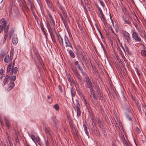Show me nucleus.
Instances as JSON below:
<instances>
[{
    "mask_svg": "<svg viewBox=\"0 0 146 146\" xmlns=\"http://www.w3.org/2000/svg\"><path fill=\"white\" fill-rule=\"evenodd\" d=\"M122 33L124 39L127 41L129 44H130L132 43V40L129 34L124 30L122 31Z\"/></svg>",
    "mask_w": 146,
    "mask_h": 146,
    "instance_id": "f257e3e1",
    "label": "nucleus"
},
{
    "mask_svg": "<svg viewBox=\"0 0 146 146\" xmlns=\"http://www.w3.org/2000/svg\"><path fill=\"white\" fill-rule=\"evenodd\" d=\"M85 79V81L86 82V86L87 87L91 89L92 88V83L91 81H90V78L86 74L84 76Z\"/></svg>",
    "mask_w": 146,
    "mask_h": 146,
    "instance_id": "f03ea898",
    "label": "nucleus"
},
{
    "mask_svg": "<svg viewBox=\"0 0 146 146\" xmlns=\"http://www.w3.org/2000/svg\"><path fill=\"white\" fill-rule=\"evenodd\" d=\"M132 37L136 42H141V41L140 37L134 31L132 33Z\"/></svg>",
    "mask_w": 146,
    "mask_h": 146,
    "instance_id": "7ed1b4c3",
    "label": "nucleus"
},
{
    "mask_svg": "<svg viewBox=\"0 0 146 146\" xmlns=\"http://www.w3.org/2000/svg\"><path fill=\"white\" fill-rule=\"evenodd\" d=\"M75 76L78 79V82L82 84V77L80 75L77 70L73 72Z\"/></svg>",
    "mask_w": 146,
    "mask_h": 146,
    "instance_id": "20e7f679",
    "label": "nucleus"
},
{
    "mask_svg": "<svg viewBox=\"0 0 146 146\" xmlns=\"http://www.w3.org/2000/svg\"><path fill=\"white\" fill-rule=\"evenodd\" d=\"M64 40L66 47H70L72 48V44L70 42L68 38L66 37L65 35L64 36Z\"/></svg>",
    "mask_w": 146,
    "mask_h": 146,
    "instance_id": "39448f33",
    "label": "nucleus"
},
{
    "mask_svg": "<svg viewBox=\"0 0 146 146\" xmlns=\"http://www.w3.org/2000/svg\"><path fill=\"white\" fill-rule=\"evenodd\" d=\"M47 12L50 19L51 20V21H50V23H51V25L53 26V27H55V21L54 19H53L51 14L50 13V12L48 10L47 11Z\"/></svg>",
    "mask_w": 146,
    "mask_h": 146,
    "instance_id": "423d86ee",
    "label": "nucleus"
},
{
    "mask_svg": "<svg viewBox=\"0 0 146 146\" xmlns=\"http://www.w3.org/2000/svg\"><path fill=\"white\" fill-rule=\"evenodd\" d=\"M2 23L3 25V27L4 28V33H7V32H8L9 29V25H7V22L5 21H3L2 22Z\"/></svg>",
    "mask_w": 146,
    "mask_h": 146,
    "instance_id": "0eeeda50",
    "label": "nucleus"
},
{
    "mask_svg": "<svg viewBox=\"0 0 146 146\" xmlns=\"http://www.w3.org/2000/svg\"><path fill=\"white\" fill-rule=\"evenodd\" d=\"M122 9L124 14L126 15L127 19H131V17L129 15L128 11H127L126 9L125 8H123Z\"/></svg>",
    "mask_w": 146,
    "mask_h": 146,
    "instance_id": "6e6552de",
    "label": "nucleus"
},
{
    "mask_svg": "<svg viewBox=\"0 0 146 146\" xmlns=\"http://www.w3.org/2000/svg\"><path fill=\"white\" fill-rule=\"evenodd\" d=\"M122 19L123 20L124 22V24H127L129 26H131V23L130 21L129 20V19H127L125 17L124 15H122Z\"/></svg>",
    "mask_w": 146,
    "mask_h": 146,
    "instance_id": "1a4fd4ad",
    "label": "nucleus"
},
{
    "mask_svg": "<svg viewBox=\"0 0 146 146\" xmlns=\"http://www.w3.org/2000/svg\"><path fill=\"white\" fill-rule=\"evenodd\" d=\"M76 108L77 110V117L78 118L81 115L80 106L79 104L76 106Z\"/></svg>",
    "mask_w": 146,
    "mask_h": 146,
    "instance_id": "9d476101",
    "label": "nucleus"
},
{
    "mask_svg": "<svg viewBox=\"0 0 146 146\" xmlns=\"http://www.w3.org/2000/svg\"><path fill=\"white\" fill-rule=\"evenodd\" d=\"M90 92L91 95L95 99H97V95H96L95 91L92 89V88L90 89Z\"/></svg>",
    "mask_w": 146,
    "mask_h": 146,
    "instance_id": "9b49d317",
    "label": "nucleus"
},
{
    "mask_svg": "<svg viewBox=\"0 0 146 146\" xmlns=\"http://www.w3.org/2000/svg\"><path fill=\"white\" fill-rule=\"evenodd\" d=\"M83 102L84 103V104L86 106L88 109V111H89L90 109V107L89 104L86 101L84 97H83Z\"/></svg>",
    "mask_w": 146,
    "mask_h": 146,
    "instance_id": "f8f14e48",
    "label": "nucleus"
},
{
    "mask_svg": "<svg viewBox=\"0 0 146 146\" xmlns=\"http://www.w3.org/2000/svg\"><path fill=\"white\" fill-rule=\"evenodd\" d=\"M9 87L7 88L8 91H10L15 86V84L13 82H10L9 84Z\"/></svg>",
    "mask_w": 146,
    "mask_h": 146,
    "instance_id": "ddd939ff",
    "label": "nucleus"
},
{
    "mask_svg": "<svg viewBox=\"0 0 146 146\" xmlns=\"http://www.w3.org/2000/svg\"><path fill=\"white\" fill-rule=\"evenodd\" d=\"M12 41L13 43L14 44H16L18 42V39L17 38L16 35H14L12 37Z\"/></svg>",
    "mask_w": 146,
    "mask_h": 146,
    "instance_id": "4468645a",
    "label": "nucleus"
},
{
    "mask_svg": "<svg viewBox=\"0 0 146 146\" xmlns=\"http://www.w3.org/2000/svg\"><path fill=\"white\" fill-rule=\"evenodd\" d=\"M57 38L60 44L62 46H63L64 43L63 38L60 35L58 36Z\"/></svg>",
    "mask_w": 146,
    "mask_h": 146,
    "instance_id": "2eb2a0df",
    "label": "nucleus"
},
{
    "mask_svg": "<svg viewBox=\"0 0 146 146\" xmlns=\"http://www.w3.org/2000/svg\"><path fill=\"white\" fill-rule=\"evenodd\" d=\"M79 70L81 71V73L83 76H84L87 74L83 72V69L80 66V65H78L77 66Z\"/></svg>",
    "mask_w": 146,
    "mask_h": 146,
    "instance_id": "dca6fc26",
    "label": "nucleus"
},
{
    "mask_svg": "<svg viewBox=\"0 0 146 146\" xmlns=\"http://www.w3.org/2000/svg\"><path fill=\"white\" fill-rule=\"evenodd\" d=\"M11 57H12L11 56L10 57L9 55H7L5 58L4 62L7 63L9 62L11 58Z\"/></svg>",
    "mask_w": 146,
    "mask_h": 146,
    "instance_id": "f3484780",
    "label": "nucleus"
},
{
    "mask_svg": "<svg viewBox=\"0 0 146 146\" xmlns=\"http://www.w3.org/2000/svg\"><path fill=\"white\" fill-rule=\"evenodd\" d=\"M69 64L73 72L77 70L76 67L74 66L72 63L71 62H69Z\"/></svg>",
    "mask_w": 146,
    "mask_h": 146,
    "instance_id": "a211bd4d",
    "label": "nucleus"
},
{
    "mask_svg": "<svg viewBox=\"0 0 146 146\" xmlns=\"http://www.w3.org/2000/svg\"><path fill=\"white\" fill-rule=\"evenodd\" d=\"M18 68L17 67H15L14 69H13V67L11 69V74H12L13 72L14 74L16 73L17 72Z\"/></svg>",
    "mask_w": 146,
    "mask_h": 146,
    "instance_id": "6ab92c4d",
    "label": "nucleus"
},
{
    "mask_svg": "<svg viewBox=\"0 0 146 146\" xmlns=\"http://www.w3.org/2000/svg\"><path fill=\"white\" fill-rule=\"evenodd\" d=\"M83 126L84 128V130L85 132L87 135V136H89V133L88 131H87V126L84 123L83 124Z\"/></svg>",
    "mask_w": 146,
    "mask_h": 146,
    "instance_id": "aec40b11",
    "label": "nucleus"
},
{
    "mask_svg": "<svg viewBox=\"0 0 146 146\" xmlns=\"http://www.w3.org/2000/svg\"><path fill=\"white\" fill-rule=\"evenodd\" d=\"M5 122L7 128L9 129V123L8 120L5 117Z\"/></svg>",
    "mask_w": 146,
    "mask_h": 146,
    "instance_id": "412c9836",
    "label": "nucleus"
},
{
    "mask_svg": "<svg viewBox=\"0 0 146 146\" xmlns=\"http://www.w3.org/2000/svg\"><path fill=\"white\" fill-rule=\"evenodd\" d=\"M121 94L123 98V100L124 102H127V101L126 97H125V95L124 94L123 92L122 91L121 92Z\"/></svg>",
    "mask_w": 146,
    "mask_h": 146,
    "instance_id": "4be33fe9",
    "label": "nucleus"
},
{
    "mask_svg": "<svg viewBox=\"0 0 146 146\" xmlns=\"http://www.w3.org/2000/svg\"><path fill=\"white\" fill-rule=\"evenodd\" d=\"M11 67V62L7 66V72L9 73L10 72Z\"/></svg>",
    "mask_w": 146,
    "mask_h": 146,
    "instance_id": "5701e85b",
    "label": "nucleus"
},
{
    "mask_svg": "<svg viewBox=\"0 0 146 146\" xmlns=\"http://www.w3.org/2000/svg\"><path fill=\"white\" fill-rule=\"evenodd\" d=\"M70 56L72 58H74L75 56V55L74 53L71 50H70L69 51Z\"/></svg>",
    "mask_w": 146,
    "mask_h": 146,
    "instance_id": "b1692460",
    "label": "nucleus"
},
{
    "mask_svg": "<svg viewBox=\"0 0 146 146\" xmlns=\"http://www.w3.org/2000/svg\"><path fill=\"white\" fill-rule=\"evenodd\" d=\"M100 16L102 21H104L105 20L106 18L103 13L100 14Z\"/></svg>",
    "mask_w": 146,
    "mask_h": 146,
    "instance_id": "393cba45",
    "label": "nucleus"
},
{
    "mask_svg": "<svg viewBox=\"0 0 146 146\" xmlns=\"http://www.w3.org/2000/svg\"><path fill=\"white\" fill-rule=\"evenodd\" d=\"M141 55L146 58V51L145 50H142L141 51Z\"/></svg>",
    "mask_w": 146,
    "mask_h": 146,
    "instance_id": "a878e982",
    "label": "nucleus"
},
{
    "mask_svg": "<svg viewBox=\"0 0 146 146\" xmlns=\"http://www.w3.org/2000/svg\"><path fill=\"white\" fill-rule=\"evenodd\" d=\"M125 50L127 52L128 54H129L131 55L132 54V53L129 50V49L128 47L126 46V45H125Z\"/></svg>",
    "mask_w": 146,
    "mask_h": 146,
    "instance_id": "bb28decb",
    "label": "nucleus"
},
{
    "mask_svg": "<svg viewBox=\"0 0 146 146\" xmlns=\"http://www.w3.org/2000/svg\"><path fill=\"white\" fill-rule=\"evenodd\" d=\"M125 115L126 117L130 121L131 120V118L129 115L127 113H125Z\"/></svg>",
    "mask_w": 146,
    "mask_h": 146,
    "instance_id": "cd10ccee",
    "label": "nucleus"
},
{
    "mask_svg": "<svg viewBox=\"0 0 146 146\" xmlns=\"http://www.w3.org/2000/svg\"><path fill=\"white\" fill-rule=\"evenodd\" d=\"M62 11V13L64 17H67V14L66 13L65 11L64 10V9L63 8H61V9Z\"/></svg>",
    "mask_w": 146,
    "mask_h": 146,
    "instance_id": "c85d7f7f",
    "label": "nucleus"
},
{
    "mask_svg": "<svg viewBox=\"0 0 146 146\" xmlns=\"http://www.w3.org/2000/svg\"><path fill=\"white\" fill-rule=\"evenodd\" d=\"M14 52V50L13 48H11V51H10V56L12 57L11 60L12 59L13 57V53Z\"/></svg>",
    "mask_w": 146,
    "mask_h": 146,
    "instance_id": "c756f323",
    "label": "nucleus"
},
{
    "mask_svg": "<svg viewBox=\"0 0 146 146\" xmlns=\"http://www.w3.org/2000/svg\"><path fill=\"white\" fill-rule=\"evenodd\" d=\"M97 92H98V94L99 95H100V97L99 98V99L101 100H102V102L103 101V102H104V98H103V97L102 96L101 94V93H100V92L99 93L98 92V90H97Z\"/></svg>",
    "mask_w": 146,
    "mask_h": 146,
    "instance_id": "7c9ffc66",
    "label": "nucleus"
},
{
    "mask_svg": "<svg viewBox=\"0 0 146 146\" xmlns=\"http://www.w3.org/2000/svg\"><path fill=\"white\" fill-rule=\"evenodd\" d=\"M8 35L7 34H5V35L3 39V43H4L5 42L6 39L8 37Z\"/></svg>",
    "mask_w": 146,
    "mask_h": 146,
    "instance_id": "2f4dec72",
    "label": "nucleus"
},
{
    "mask_svg": "<svg viewBox=\"0 0 146 146\" xmlns=\"http://www.w3.org/2000/svg\"><path fill=\"white\" fill-rule=\"evenodd\" d=\"M53 108L56 110L58 111L59 109V106L58 104H56L53 106Z\"/></svg>",
    "mask_w": 146,
    "mask_h": 146,
    "instance_id": "473e14b6",
    "label": "nucleus"
},
{
    "mask_svg": "<svg viewBox=\"0 0 146 146\" xmlns=\"http://www.w3.org/2000/svg\"><path fill=\"white\" fill-rule=\"evenodd\" d=\"M137 31L141 34H142L143 33V31L138 27H136Z\"/></svg>",
    "mask_w": 146,
    "mask_h": 146,
    "instance_id": "72a5a7b5",
    "label": "nucleus"
},
{
    "mask_svg": "<svg viewBox=\"0 0 146 146\" xmlns=\"http://www.w3.org/2000/svg\"><path fill=\"white\" fill-rule=\"evenodd\" d=\"M48 7L53 11H55V9L54 8V6H53V4L50 5V6H49Z\"/></svg>",
    "mask_w": 146,
    "mask_h": 146,
    "instance_id": "f704fd0d",
    "label": "nucleus"
},
{
    "mask_svg": "<svg viewBox=\"0 0 146 146\" xmlns=\"http://www.w3.org/2000/svg\"><path fill=\"white\" fill-rule=\"evenodd\" d=\"M48 31L49 32V33H50V35L51 36V38L52 39V40L53 42H54V40L53 39V35L52 33V32L50 30L48 29Z\"/></svg>",
    "mask_w": 146,
    "mask_h": 146,
    "instance_id": "c9c22d12",
    "label": "nucleus"
},
{
    "mask_svg": "<svg viewBox=\"0 0 146 146\" xmlns=\"http://www.w3.org/2000/svg\"><path fill=\"white\" fill-rule=\"evenodd\" d=\"M11 80L13 81H15L16 79V76H12L11 77Z\"/></svg>",
    "mask_w": 146,
    "mask_h": 146,
    "instance_id": "e433bc0d",
    "label": "nucleus"
},
{
    "mask_svg": "<svg viewBox=\"0 0 146 146\" xmlns=\"http://www.w3.org/2000/svg\"><path fill=\"white\" fill-rule=\"evenodd\" d=\"M31 137L32 139L35 142V140L36 138L34 135H32L31 136Z\"/></svg>",
    "mask_w": 146,
    "mask_h": 146,
    "instance_id": "4c0bfd02",
    "label": "nucleus"
},
{
    "mask_svg": "<svg viewBox=\"0 0 146 146\" xmlns=\"http://www.w3.org/2000/svg\"><path fill=\"white\" fill-rule=\"evenodd\" d=\"M35 54H36V56H37V58L39 59L40 62V61H42V60L41 59L38 53L37 52V51L36 52Z\"/></svg>",
    "mask_w": 146,
    "mask_h": 146,
    "instance_id": "58836bf2",
    "label": "nucleus"
},
{
    "mask_svg": "<svg viewBox=\"0 0 146 146\" xmlns=\"http://www.w3.org/2000/svg\"><path fill=\"white\" fill-rule=\"evenodd\" d=\"M6 135L7 136V139L9 141V142H10L12 141L11 138H10V137H9V136L8 135V134L7 133H6Z\"/></svg>",
    "mask_w": 146,
    "mask_h": 146,
    "instance_id": "ea45409f",
    "label": "nucleus"
},
{
    "mask_svg": "<svg viewBox=\"0 0 146 146\" xmlns=\"http://www.w3.org/2000/svg\"><path fill=\"white\" fill-rule=\"evenodd\" d=\"M97 7L98 9V11L100 13V15L103 13V12L101 9L98 6H97Z\"/></svg>",
    "mask_w": 146,
    "mask_h": 146,
    "instance_id": "a19ab883",
    "label": "nucleus"
},
{
    "mask_svg": "<svg viewBox=\"0 0 146 146\" xmlns=\"http://www.w3.org/2000/svg\"><path fill=\"white\" fill-rule=\"evenodd\" d=\"M35 143L36 144V143H38V144L40 143V138L39 137H36V138L35 140Z\"/></svg>",
    "mask_w": 146,
    "mask_h": 146,
    "instance_id": "79ce46f5",
    "label": "nucleus"
},
{
    "mask_svg": "<svg viewBox=\"0 0 146 146\" xmlns=\"http://www.w3.org/2000/svg\"><path fill=\"white\" fill-rule=\"evenodd\" d=\"M119 53H120L121 56L123 58V59L124 61H125V60L126 59V58L124 56L122 52H120Z\"/></svg>",
    "mask_w": 146,
    "mask_h": 146,
    "instance_id": "37998d69",
    "label": "nucleus"
},
{
    "mask_svg": "<svg viewBox=\"0 0 146 146\" xmlns=\"http://www.w3.org/2000/svg\"><path fill=\"white\" fill-rule=\"evenodd\" d=\"M74 85H75V86L76 88V89L77 90H79V86H78V83H77V82H75L74 83Z\"/></svg>",
    "mask_w": 146,
    "mask_h": 146,
    "instance_id": "c03bdc74",
    "label": "nucleus"
},
{
    "mask_svg": "<svg viewBox=\"0 0 146 146\" xmlns=\"http://www.w3.org/2000/svg\"><path fill=\"white\" fill-rule=\"evenodd\" d=\"M14 30L13 29H10V36H11L12 35L13 33H14Z\"/></svg>",
    "mask_w": 146,
    "mask_h": 146,
    "instance_id": "a18cd8bd",
    "label": "nucleus"
},
{
    "mask_svg": "<svg viewBox=\"0 0 146 146\" xmlns=\"http://www.w3.org/2000/svg\"><path fill=\"white\" fill-rule=\"evenodd\" d=\"M99 2H100V4L103 7H104L105 6V5L103 1L101 0H98Z\"/></svg>",
    "mask_w": 146,
    "mask_h": 146,
    "instance_id": "49530a36",
    "label": "nucleus"
},
{
    "mask_svg": "<svg viewBox=\"0 0 146 146\" xmlns=\"http://www.w3.org/2000/svg\"><path fill=\"white\" fill-rule=\"evenodd\" d=\"M41 30L43 32V33H44L45 35L46 36V33L45 31V30L44 29V27H41Z\"/></svg>",
    "mask_w": 146,
    "mask_h": 146,
    "instance_id": "de8ad7c7",
    "label": "nucleus"
},
{
    "mask_svg": "<svg viewBox=\"0 0 146 146\" xmlns=\"http://www.w3.org/2000/svg\"><path fill=\"white\" fill-rule=\"evenodd\" d=\"M60 15L61 17V18L63 22L64 23H65V20L64 19V18L62 16V15L61 13L60 14Z\"/></svg>",
    "mask_w": 146,
    "mask_h": 146,
    "instance_id": "09e8293b",
    "label": "nucleus"
},
{
    "mask_svg": "<svg viewBox=\"0 0 146 146\" xmlns=\"http://www.w3.org/2000/svg\"><path fill=\"white\" fill-rule=\"evenodd\" d=\"M74 63L75 64L76 66H77L78 65H79V64L78 63V61H77L75 59H74Z\"/></svg>",
    "mask_w": 146,
    "mask_h": 146,
    "instance_id": "8fccbe9b",
    "label": "nucleus"
},
{
    "mask_svg": "<svg viewBox=\"0 0 146 146\" xmlns=\"http://www.w3.org/2000/svg\"><path fill=\"white\" fill-rule=\"evenodd\" d=\"M8 82V81L7 80H5L4 79V80L3 82V83L2 84L3 86H4L5 84H7Z\"/></svg>",
    "mask_w": 146,
    "mask_h": 146,
    "instance_id": "3c124183",
    "label": "nucleus"
},
{
    "mask_svg": "<svg viewBox=\"0 0 146 146\" xmlns=\"http://www.w3.org/2000/svg\"><path fill=\"white\" fill-rule=\"evenodd\" d=\"M71 95L72 97L74 96H75V92L74 91L72 90V89L71 90Z\"/></svg>",
    "mask_w": 146,
    "mask_h": 146,
    "instance_id": "603ef678",
    "label": "nucleus"
},
{
    "mask_svg": "<svg viewBox=\"0 0 146 146\" xmlns=\"http://www.w3.org/2000/svg\"><path fill=\"white\" fill-rule=\"evenodd\" d=\"M9 77H10V75H7L6 76H5L4 80H6L8 81V78H9Z\"/></svg>",
    "mask_w": 146,
    "mask_h": 146,
    "instance_id": "864d4df0",
    "label": "nucleus"
},
{
    "mask_svg": "<svg viewBox=\"0 0 146 146\" xmlns=\"http://www.w3.org/2000/svg\"><path fill=\"white\" fill-rule=\"evenodd\" d=\"M9 77H10V75H7L6 76H5L4 80H6L8 81V78H9Z\"/></svg>",
    "mask_w": 146,
    "mask_h": 146,
    "instance_id": "5fc2aeb1",
    "label": "nucleus"
},
{
    "mask_svg": "<svg viewBox=\"0 0 146 146\" xmlns=\"http://www.w3.org/2000/svg\"><path fill=\"white\" fill-rule=\"evenodd\" d=\"M59 90L61 92H62V89L61 86L60 85H59L58 86Z\"/></svg>",
    "mask_w": 146,
    "mask_h": 146,
    "instance_id": "6e6d98bb",
    "label": "nucleus"
},
{
    "mask_svg": "<svg viewBox=\"0 0 146 146\" xmlns=\"http://www.w3.org/2000/svg\"><path fill=\"white\" fill-rule=\"evenodd\" d=\"M3 68H1L0 70V74L2 75L3 73Z\"/></svg>",
    "mask_w": 146,
    "mask_h": 146,
    "instance_id": "4d7b16f0",
    "label": "nucleus"
},
{
    "mask_svg": "<svg viewBox=\"0 0 146 146\" xmlns=\"http://www.w3.org/2000/svg\"><path fill=\"white\" fill-rule=\"evenodd\" d=\"M3 25H0V33H1V31H3Z\"/></svg>",
    "mask_w": 146,
    "mask_h": 146,
    "instance_id": "13d9d810",
    "label": "nucleus"
},
{
    "mask_svg": "<svg viewBox=\"0 0 146 146\" xmlns=\"http://www.w3.org/2000/svg\"><path fill=\"white\" fill-rule=\"evenodd\" d=\"M45 132L46 133H48V134L49 136H50L51 137V135L50 133V132L48 131V130H46Z\"/></svg>",
    "mask_w": 146,
    "mask_h": 146,
    "instance_id": "bf43d9fd",
    "label": "nucleus"
},
{
    "mask_svg": "<svg viewBox=\"0 0 146 146\" xmlns=\"http://www.w3.org/2000/svg\"><path fill=\"white\" fill-rule=\"evenodd\" d=\"M30 5L31 8V9H32L33 7V5L32 2L31 3H30L29 4Z\"/></svg>",
    "mask_w": 146,
    "mask_h": 146,
    "instance_id": "052dcab7",
    "label": "nucleus"
},
{
    "mask_svg": "<svg viewBox=\"0 0 146 146\" xmlns=\"http://www.w3.org/2000/svg\"><path fill=\"white\" fill-rule=\"evenodd\" d=\"M15 139L16 142L17 143H18V142L19 143V141H18V137H17V136L15 137Z\"/></svg>",
    "mask_w": 146,
    "mask_h": 146,
    "instance_id": "680f3d73",
    "label": "nucleus"
},
{
    "mask_svg": "<svg viewBox=\"0 0 146 146\" xmlns=\"http://www.w3.org/2000/svg\"><path fill=\"white\" fill-rule=\"evenodd\" d=\"M136 131L138 133H140V129L138 127L136 128Z\"/></svg>",
    "mask_w": 146,
    "mask_h": 146,
    "instance_id": "e2e57ef3",
    "label": "nucleus"
},
{
    "mask_svg": "<svg viewBox=\"0 0 146 146\" xmlns=\"http://www.w3.org/2000/svg\"><path fill=\"white\" fill-rule=\"evenodd\" d=\"M47 4L48 6H50V5L52 4V2L51 1H50L49 3H48Z\"/></svg>",
    "mask_w": 146,
    "mask_h": 146,
    "instance_id": "0e129e2a",
    "label": "nucleus"
},
{
    "mask_svg": "<svg viewBox=\"0 0 146 146\" xmlns=\"http://www.w3.org/2000/svg\"><path fill=\"white\" fill-rule=\"evenodd\" d=\"M81 54L83 57H84V56H85V54L84 53V52H81Z\"/></svg>",
    "mask_w": 146,
    "mask_h": 146,
    "instance_id": "69168bd1",
    "label": "nucleus"
},
{
    "mask_svg": "<svg viewBox=\"0 0 146 146\" xmlns=\"http://www.w3.org/2000/svg\"><path fill=\"white\" fill-rule=\"evenodd\" d=\"M9 145L8 146H13V144L12 141L9 142Z\"/></svg>",
    "mask_w": 146,
    "mask_h": 146,
    "instance_id": "338daca9",
    "label": "nucleus"
},
{
    "mask_svg": "<svg viewBox=\"0 0 146 146\" xmlns=\"http://www.w3.org/2000/svg\"><path fill=\"white\" fill-rule=\"evenodd\" d=\"M117 48V49L118 50H119V52H122L121 50L120 49V48L118 46V48Z\"/></svg>",
    "mask_w": 146,
    "mask_h": 146,
    "instance_id": "774afa93",
    "label": "nucleus"
}]
</instances>
